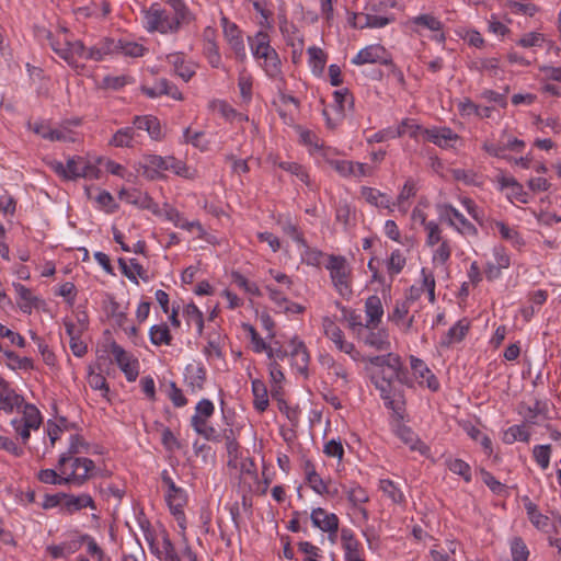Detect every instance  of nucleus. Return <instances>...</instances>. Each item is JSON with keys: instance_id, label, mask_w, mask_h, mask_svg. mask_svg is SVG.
Masks as SVG:
<instances>
[{"instance_id": "nucleus-12", "label": "nucleus", "mask_w": 561, "mask_h": 561, "mask_svg": "<svg viewBox=\"0 0 561 561\" xmlns=\"http://www.w3.org/2000/svg\"><path fill=\"white\" fill-rule=\"evenodd\" d=\"M111 354L122 371L125 374L127 380H136L139 374L138 360L115 342L111 344Z\"/></svg>"}, {"instance_id": "nucleus-24", "label": "nucleus", "mask_w": 561, "mask_h": 561, "mask_svg": "<svg viewBox=\"0 0 561 561\" xmlns=\"http://www.w3.org/2000/svg\"><path fill=\"white\" fill-rule=\"evenodd\" d=\"M134 128L146 130L150 138L159 140L163 137L160 121L152 115L135 116L133 119Z\"/></svg>"}, {"instance_id": "nucleus-22", "label": "nucleus", "mask_w": 561, "mask_h": 561, "mask_svg": "<svg viewBox=\"0 0 561 561\" xmlns=\"http://www.w3.org/2000/svg\"><path fill=\"white\" fill-rule=\"evenodd\" d=\"M252 55L257 60H264L276 50L270 45V36L265 32H259L249 38Z\"/></svg>"}, {"instance_id": "nucleus-48", "label": "nucleus", "mask_w": 561, "mask_h": 561, "mask_svg": "<svg viewBox=\"0 0 561 561\" xmlns=\"http://www.w3.org/2000/svg\"><path fill=\"white\" fill-rule=\"evenodd\" d=\"M445 465L453 473L460 476L466 482L471 481V468L465 460L448 457Z\"/></svg>"}, {"instance_id": "nucleus-64", "label": "nucleus", "mask_w": 561, "mask_h": 561, "mask_svg": "<svg viewBox=\"0 0 561 561\" xmlns=\"http://www.w3.org/2000/svg\"><path fill=\"white\" fill-rule=\"evenodd\" d=\"M49 140L73 142L76 141V134L66 124H61L58 128H51Z\"/></svg>"}, {"instance_id": "nucleus-44", "label": "nucleus", "mask_w": 561, "mask_h": 561, "mask_svg": "<svg viewBox=\"0 0 561 561\" xmlns=\"http://www.w3.org/2000/svg\"><path fill=\"white\" fill-rule=\"evenodd\" d=\"M530 439V433L524 424L513 425L508 427L503 434V442L505 444H513L515 442L528 443Z\"/></svg>"}, {"instance_id": "nucleus-9", "label": "nucleus", "mask_w": 561, "mask_h": 561, "mask_svg": "<svg viewBox=\"0 0 561 561\" xmlns=\"http://www.w3.org/2000/svg\"><path fill=\"white\" fill-rule=\"evenodd\" d=\"M51 49L62 58L69 66L78 68V58L87 59L88 49L81 41L71 42L65 38L64 42L55 41L48 34Z\"/></svg>"}, {"instance_id": "nucleus-51", "label": "nucleus", "mask_w": 561, "mask_h": 561, "mask_svg": "<svg viewBox=\"0 0 561 561\" xmlns=\"http://www.w3.org/2000/svg\"><path fill=\"white\" fill-rule=\"evenodd\" d=\"M426 232V239L425 244L430 248H434L435 245L442 243L443 241L447 240L443 236V229L440 226L434 221L430 220L428 224H426V227L424 228Z\"/></svg>"}, {"instance_id": "nucleus-23", "label": "nucleus", "mask_w": 561, "mask_h": 561, "mask_svg": "<svg viewBox=\"0 0 561 561\" xmlns=\"http://www.w3.org/2000/svg\"><path fill=\"white\" fill-rule=\"evenodd\" d=\"M396 434L412 451H419L424 456L430 451L428 446L423 443L410 427L399 425L396 430Z\"/></svg>"}, {"instance_id": "nucleus-32", "label": "nucleus", "mask_w": 561, "mask_h": 561, "mask_svg": "<svg viewBox=\"0 0 561 561\" xmlns=\"http://www.w3.org/2000/svg\"><path fill=\"white\" fill-rule=\"evenodd\" d=\"M64 497V506L68 511V513L72 514L77 511H80L85 507H90L95 510V503L93 499L89 494H80L78 496L70 494H62Z\"/></svg>"}, {"instance_id": "nucleus-54", "label": "nucleus", "mask_w": 561, "mask_h": 561, "mask_svg": "<svg viewBox=\"0 0 561 561\" xmlns=\"http://www.w3.org/2000/svg\"><path fill=\"white\" fill-rule=\"evenodd\" d=\"M416 194L415 183L411 180L407 181L400 191L396 205L399 210L405 214L409 208L408 201Z\"/></svg>"}, {"instance_id": "nucleus-8", "label": "nucleus", "mask_w": 561, "mask_h": 561, "mask_svg": "<svg viewBox=\"0 0 561 561\" xmlns=\"http://www.w3.org/2000/svg\"><path fill=\"white\" fill-rule=\"evenodd\" d=\"M407 26L417 35H424V31H430L433 34L431 38L437 43L446 41L444 23L432 13H422L410 18L407 21Z\"/></svg>"}, {"instance_id": "nucleus-37", "label": "nucleus", "mask_w": 561, "mask_h": 561, "mask_svg": "<svg viewBox=\"0 0 561 561\" xmlns=\"http://www.w3.org/2000/svg\"><path fill=\"white\" fill-rule=\"evenodd\" d=\"M457 542L454 540L447 541L446 547L436 545L430 551L428 561H457L455 558Z\"/></svg>"}, {"instance_id": "nucleus-63", "label": "nucleus", "mask_w": 561, "mask_h": 561, "mask_svg": "<svg viewBox=\"0 0 561 561\" xmlns=\"http://www.w3.org/2000/svg\"><path fill=\"white\" fill-rule=\"evenodd\" d=\"M409 301L397 300L391 313H389L388 319L397 325H400L401 322L407 318L410 310Z\"/></svg>"}, {"instance_id": "nucleus-41", "label": "nucleus", "mask_w": 561, "mask_h": 561, "mask_svg": "<svg viewBox=\"0 0 561 561\" xmlns=\"http://www.w3.org/2000/svg\"><path fill=\"white\" fill-rule=\"evenodd\" d=\"M161 488L165 491L164 500L169 506L170 513L175 515V504H174V492H175V483L168 472V470H163L161 473Z\"/></svg>"}, {"instance_id": "nucleus-49", "label": "nucleus", "mask_w": 561, "mask_h": 561, "mask_svg": "<svg viewBox=\"0 0 561 561\" xmlns=\"http://www.w3.org/2000/svg\"><path fill=\"white\" fill-rule=\"evenodd\" d=\"M307 53L312 72L318 76L321 75L327 64V55L321 48L316 46L309 47Z\"/></svg>"}, {"instance_id": "nucleus-28", "label": "nucleus", "mask_w": 561, "mask_h": 561, "mask_svg": "<svg viewBox=\"0 0 561 561\" xmlns=\"http://www.w3.org/2000/svg\"><path fill=\"white\" fill-rule=\"evenodd\" d=\"M205 379V370L202 366L195 364L186 366L184 382L192 393H196L203 389Z\"/></svg>"}, {"instance_id": "nucleus-19", "label": "nucleus", "mask_w": 561, "mask_h": 561, "mask_svg": "<svg viewBox=\"0 0 561 561\" xmlns=\"http://www.w3.org/2000/svg\"><path fill=\"white\" fill-rule=\"evenodd\" d=\"M492 228L497 229L501 239L510 242L513 248L522 250L525 247V239L516 227L510 226L504 221L494 220L492 222Z\"/></svg>"}, {"instance_id": "nucleus-18", "label": "nucleus", "mask_w": 561, "mask_h": 561, "mask_svg": "<svg viewBox=\"0 0 561 561\" xmlns=\"http://www.w3.org/2000/svg\"><path fill=\"white\" fill-rule=\"evenodd\" d=\"M362 341L366 346L380 352L389 351L391 347L388 331L385 329L376 330V328L370 327L367 333L362 336Z\"/></svg>"}, {"instance_id": "nucleus-60", "label": "nucleus", "mask_w": 561, "mask_h": 561, "mask_svg": "<svg viewBox=\"0 0 561 561\" xmlns=\"http://www.w3.org/2000/svg\"><path fill=\"white\" fill-rule=\"evenodd\" d=\"M345 493L348 502L352 504L353 507L362 505L369 501V495L367 491L357 484L348 488L345 491Z\"/></svg>"}, {"instance_id": "nucleus-31", "label": "nucleus", "mask_w": 561, "mask_h": 561, "mask_svg": "<svg viewBox=\"0 0 561 561\" xmlns=\"http://www.w3.org/2000/svg\"><path fill=\"white\" fill-rule=\"evenodd\" d=\"M186 27L188 33H197L196 14L182 0H178V30Z\"/></svg>"}, {"instance_id": "nucleus-52", "label": "nucleus", "mask_w": 561, "mask_h": 561, "mask_svg": "<svg viewBox=\"0 0 561 561\" xmlns=\"http://www.w3.org/2000/svg\"><path fill=\"white\" fill-rule=\"evenodd\" d=\"M435 247L436 248L433 250V253H432L433 264L436 266L446 265L451 256V251H453L450 241L447 239Z\"/></svg>"}, {"instance_id": "nucleus-17", "label": "nucleus", "mask_w": 561, "mask_h": 561, "mask_svg": "<svg viewBox=\"0 0 561 561\" xmlns=\"http://www.w3.org/2000/svg\"><path fill=\"white\" fill-rule=\"evenodd\" d=\"M67 180L77 178H96L98 169L81 157H72L67 161Z\"/></svg>"}, {"instance_id": "nucleus-16", "label": "nucleus", "mask_w": 561, "mask_h": 561, "mask_svg": "<svg viewBox=\"0 0 561 561\" xmlns=\"http://www.w3.org/2000/svg\"><path fill=\"white\" fill-rule=\"evenodd\" d=\"M410 364L413 375L419 380L420 385H426V387L432 391H437L439 389L438 379L422 359L411 356Z\"/></svg>"}, {"instance_id": "nucleus-33", "label": "nucleus", "mask_w": 561, "mask_h": 561, "mask_svg": "<svg viewBox=\"0 0 561 561\" xmlns=\"http://www.w3.org/2000/svg\"><path fill=\"white\" fill-rule=\"evenodd\" d=\"M260 66L263 68L265 75L274 80L275 82L284 83V77L282 73V62L278 54H272L266 59L260 61Z\"/></svg>"}, {"instance_id": "nucleus-25", "label": "nucleus", "mask_w": 561, "mask_h": 561, "mask_svg": "<svg viewBox=\"0 0 561 561\" xmlns=\"http://www.w3.org/2000/svg\"><path fill=\"white\" fill-rule=\"evenodd\" d=\"M291 366L300 374H305L309 364V353L304 342L293 339L290 342Z\"/></svg>"}, {"instance_id": "nucleus-42", "label": "nucleus", "mask_w": 561, "mask_h": 561, "mask_svg": "<svg viewBox=\"0 0 561 561\" xmlns=\"http://www.w3.org/2000/svg\"><path fill=\"white\" fill-rule=\"evenodd\" d=\"M299 136H300V141L305 146L309 147V151L311 153L320 152L322 157H327L330 149L323 148V142L314 133H312L310 130H302Z\"/></svg>"}, {"instance_id": "nucleus-3", "label": "nucleus", "mask_w": 561, "mask_h": 561, "mask_svg": "<svg viewBox=\"0 0 561 561\" xmlns=\"http://www.w3.org/2000/svg\"><path fill=\"white\" fill-rule=\"evenodd\" d=\"M325 268L330 273V278L335 290L342 297L352 295V267L347 260L342 255L330 254L327 256Z\"/></svg>"}, {"instance_id": "nucleus-45", "label": "nucleus", "mask_w": 561, "mask_h": 561, "mask_svg": "<svg viewBox=\"0 0 561 561\" xmlns=\"http://www.w3.org/2000/svg\"><path fill=\"white\" fill-rule=\"evenodd\" d=\"M423 128L421 125L416 124L414 119L405 118L403 119L396 130L397 138L402 137L403 135H409L413 139H419V137H423Z\"/></svg>"}, {"instance_id": "nucleus-43", "label": "nucleus", "mask_w": 561, "mask_h": 561, "mask_svg": "<svg viewBox=\"0 0 561 561\" xmlns=\"http://www.w3.org/2000/svg\"><path fill=\"white\" fill-rule=\"evenodd\" d=\"M135 128L134 127H125L118 129L110 140V145L123 148V147H133L135 140Z\"/></svg>"}, {"instance_id": "nucleus-21", "label": "nucleus", "mask_w": 561, "mask_h": 561, "mask_svg": "<svg viewBox=\"0 0 561 561\" xmlns=\"http://www.w3.org/2000/svg\"><path fill=\"white\" fill-rule=\"evenodd\" d=\"M341 541L345 561H363L359 551L360 543L355 538L353 530L343 528L341 530Z\"/></svg>"}, {"instance_id": "nucleus-5", "label": "nucleus", "mask_w": 561, "mask_h": 561, "mask_svg": "<svg viewBox=\"0 0 561 561\" xmlns=\"http://www.w3.org/2000/svg\"><path fill=\"white\" fill-rule=\"evenodd\" d=\"M215 412L214 403L208 399H202L195 407V413L191 419L192 427L208 440H219V433L208 424L209 417Z\"/></svg>"}, {"instance_id": "nucleus-62", "label": "nucleus", "mask_w": 561, "mask_h": 561, "mask_svg": "<svg viewBox=\"0 0 561 561\" xmlns=\"http://www.w3.org/2000/svg\"><path fill=\"white\" fill-rule=\"evenodd\" d=\"M511 554H512L513 561H527L528 560L529 550L522 538L515 537L511 541Z\"/></svg>"}, {"instance_id": "nucleus-6", "label": "nucleus", "mask_w": 561, "mask_h": 561, "mask_svg": "<svg viewBox=\"0 0 561 561\" xmlns=\"http://www.w3.org/2000/svg\"><path fill=\"white\" fill-rule=\"evenodd\" d=\"M439 219L446 221L449 227L462 236L477 237L478 229L457 208L447 203L436 204Z\"/></svg>"}, {"instance_id": "nucleus-36", "label": "nucleus", "mask_w": 561, "mask_h": 561, "mask_svg": "<svg viewBox=\"0 0 561 561\" xmlns=\"http://www.w3.org/2000/svg\"><path fill=\"white\" fill-rule=\"evenodd\" d=\"M183 318L190 328H195L196 333L202 335L204 329L203 312L194 305L188 304L183 309Z\"/></svg>"}, {"instance_id": "nucleus-58", "label": "nucleus", "mask_w": 561, "mask_h": 561, "mask_svg": "<svg viewBox=\"0 0 561 561\" xmlns=\"http://www.w3.org/2000/svg\"><path fill=\"white\" fill-rule=\"evenodd\" d=\"M542 408L539 401H535L533 404L520 403L518 407V413L525 419L526 422L535 424L537 417L541 414Z\"/></svg>"}, {"instance_id": "nucleus-50", "label": "nucleus", "mask_w": 561, "mask_h": 561, "mask_svg": "<svg viewBox=\"0 0 561 561\" xmlns=\"http://www.w3.org/2000/svg\"><path fill=\"white\" fill-rule=\"evenodd\" d=\"M525 510L529 520L536 528L542 529L548 526V517L541 514L537 505L533 503L529 499L525 500Z\"/></svg>"}, {"instance_id": "nucleus-26", "label": "nucleus", "mask_w": 561, "mask_h": 561, "mask_svg": "<svg viewBox=\"0 0 561 561\" xmlns=\"http://www.w3.org/2000/svg\"><path fill=\"white\" fill-rule=\"evenodd\" d=\"M117 51L118 44L114 39L105 37L88 49L87 60L101 61L105 56Z\"/></svg>"}, {"instance_id": "nucleus-56", "label": "nucleus", "mask_w": 561, "mask_h": 561, "mask_svg": "<svg viewBox=\"0 0 561 561\" xmlns=\"http://www.w3.org/2000/svg\"><path fill=\"white\" fill-rule=\"evenodd\" d=\"M421 277V285L417 286L419 288H423V293L426 291L428 295V301L431 304H434L436 300L435 297V277L434 274L428 271L427 268L423 267L420 273Z\"/></svg>"}, {"instance_id": "nucleus-38", "label": "nucleus", "mask_w": 561, "mask_h": 561, "mask_svg": "<svg viewBox=\"0 0 561 561\" xmlns=\"http://www.w3.org/2000/svg\"><path fill=\"white\" fill-rule=\"evenodd\" d=\"M24 403L22 396L18 394L10 387L0 390V410L11 413L14 408H20Z\"/></svg>"}, {"instance_id": "nucleus-61", "label": "nucleus", "mask_w": 561, "mask_h": 561, "mask_svg": "<svg viewBox=\"0 0 561 561\" xmlns=\"http://www.w3.org/2000/svg\"><path fill=\"white\" fill-rule=\"evenodd\" d=\"M278 167L284 171L297 176L305 184H310L308 172L302 165L298 164L297 162L282 161L278 163Z\"/></svg>"}, {"instance_id": "nucleus-14", "label": "nucleus", "mask_w": 561, "mask_h": 561, "mask_svg": "<svg viewBox=\"0 0 561 561\" xmlns=\"http://www.w3.org/2000/svg\"><path fill=\"white\" fill-rule=\"evenodd\" d=\"M390 61L389 55L383 46L379 44L369 45L360 49L352 59V64L362 66L365 64L387 65Z\"/></svg>"}, {"instance_id": "nucleus-39", "label": "nucleus", "mask_w": 561, "mask_h": 561, "mask_svg": "<svg viewBox=\"0 0 561 561\" xmlns=\"http://www.w3.org/2000/svg\"><path fill=\"white\" fill-rule=\"evenodd\" d=\"M334 106L339 117H343L346 110H351L354 99L348 89H341L333 92Z\"/></svg>"}, {"instance_id": "nucleus-27", "label": "nucleus", "mask_w": 561, "mask_h": 561, "mask_svg": "<svg viewBox=\"0 0 561 561\" xmlns=\"http://www.w3.org/2000/svg\"><path fill=\"white\" fill-rule=\"evenodd\" d=\"M470 323L467 319L457 321L442 337L440 346L450 347L453 344L461 342L469 332Z\"/></svg>"}, {"instance_id": "nucleus-1", "label": "nucleus", "mask_w": 561, "mask_h": 561, "mask_svg": "<svg viewBox=\"0 0 561 561\" xmlns=\"http://www.w3.org/2000/svg\"><path fill=\"white\" fill-rule=\"evenodd\" d=\"M364 362L370 381L380 392L385 405L399 414L403 410V401L401 394L396 393L393 382L397 380L402 385L412 386L408 368L401 357L388 352L383 355L367 356Z\"/></svg>"}, {"instance_id": "nucleus-2", "label": "nucleus", "mask_w": 561, "mask_h": 561, "mask_svg": "<svg viewBox=\"0 0 561 561\" xmlns=\"http://www.w3.org/2000/svg\"><path fill=\"white\" fill-rule=\"evenodd\" d=\"M72 470L66 477L58 474L54 469H43L38 472L37 478L43 483L48 484H84L91 471L95 468L93 460L89 458H76L71 465Z\"/></svg>"}, {"instance_id": "nucleus-15", "label": "nucleus", "mask_w": 561, "mask_h": 561, "mask_svg": "<svg viewBox=\"0 0 561 561\" xmlns=\"http://www.w3.org/2000/svg\"><path fill=\"white\" fill-rule=\"evenodd\" d=\"M423 138L443 149H447L458 140V135L448 127H433L424 129Z\"/></svg>"}, {"instance_id": "nucleus-47", "label": "nucleus", "mask_w": 561, "mask_h": 561, "mask_svg": "<svg viewBox=\"0 0 561 561\" xmlns=\"http://www.w3.org/2000/svg\"><path fill=\"white\" fill-rule=\"evenodd\" d=\"M277 222L280 225L285 234L290 237L298 245L306 247V240L302 233L299 231L297 225L290 219V217L279 218Z\"/></svg>"}, {"instance_id": "nucleus-10", "label": "nucleus", "mask_w": 561, "mask_h": 561, "mask_svg": "<svg viewBox=\"0 0 561 561\" xmlns=\"http://www.w3.org/2000/svg\"><path fill=\"white\" fill-rule=\"evenodd\" d=\"M393 8V0H370L366 7L367 14L363 16L365 19V28H381L388 24L394 22L396 18L393 14L383 15L380 14L383 8Z\"/></svg>"}, {"instance_id": "nucleus-55", "label": "nucleus", "mask_w": 561, "mask_h": 561, "mask_svg": "<svg viewBox=\"0 0 561 561\" xmlns=\"http://www.w3.org/2000/svg\"><path fill=\"white\" fill-rule=\"evenodd\" d=\"M150 340L154 345H169L172 341V335L168 325L165 323H161L151 327Z\"/></svg>"}, {"instance_id": "nucleus-59", "label": "nucleus", "mask_w": 561, "mask_h": 561, "mask_svg": "<svg viewBox=\"0 0 561 561\" xmlns=\"http://www.w3.org/2000/svg\"><path fill=\"white\" fill-rule=\"evenodd\" d=\"M322 327L325 336L329 337L335 344V346L344 340L342 330L331 318H323Z\"/></svg>"}, {"instance_id": "nucleus-20", "label": "nucleus", "mask_w": 561, "mask_h": 561, "mask_svg": "<svg viewBox=\"0 0 561 561\" xmlns=\"http://www.w3.org/2000/svg\"><path fill=\"white\" fill-rule=\"evenodd\" d=\"M89 449L88 444L84 442V439L80 435H71L70 437V445L67 450V453H64L60 455L58 460V468L61 474H67L66 465L70 460H75V455L87 453Z\"/></svg>"}, {"instance_id": "nucleus-53", "label": "nucleus", "mask_w": 561, "mask_h": 561, "mask_svg": "<svg viewBox=\"0 0 561 561\" xmlns=\"http://www.w3.org/2000/svg\"><path fill=\"white\" fill-rule=\"evenodd\" d=\"M407 264V257L401 250L396 249L391 252L387 260V271L390 276L398 275L402 272Z\"/></svg>"}, {"instance_id": "nucleus-13", "label": "nucleus", "mask_w": 561, "mask_h": 561, "mask_svg": "<svg viewBox=\"0 0 561 561\" xmlns=\"http://www.w3.org/2000/svg\"><path fill=\"white\" fill-rule=\"evenodd\" d=\"M310 519L316 528L328 533L330 539L334 541L339 530V517L334 513H328L324 508L317 507L312 510Z\"/></svg>"}, {"instance_id": "nucleus-46", "label": "nucleus", "mask_w": 561, "mask_h": 561, "mask_svg": "<svg viewBox=\"0 0 561 561\" xmlns=\"http://www.w3.org/2000/svg\"><path fill=\"white\" fill-rule=\"evenodd\" d=\"M119 267L123 272V274L130 280L138 284L137 275L141 278H145L146 271L142 268V266L138 263L136 259H131L129 261V264L124 259L118 260Z\"/></svg>"}, {"instance_id": "nucleus-34", "label": "nucleus", "mask_w": 561, "mask_h": 561, "mask_svg": "<svg viewBox=\"0 0 561 561\" xmlns=\"http://www.w3.org/2000/svg\"><path fill=\"white\" fill-rule=\"evenodd\" d=\"M172 165V159L165 160L160 156H151L145 165V173L148 178L154 179L162 175L163 171L169 170Z\"/></svg>"}, {"instance_id": "nucleus-40", "label": "nucleus", "mask_w": 561, "mask_h": 561, "mask_svg": "<svg viewBox=\"0 0 561 561\" xmlns=\"http://www.w3.org/2000/svg\"><path fill=\"white\" fill-rule=\"evenodd\" d=\"M379 489L383 495L390 499L394 504L404 503L405 499L402 490L392 480L381 479L379 481Z\"/></svg>"}, {"instance_id": "nucleus-7", "label": "nucleus", "mask_w": 561, "mask_h": 561, "mask_svg": "<svg viewBox=\"0 0 561 561\" xmlns=\"http://www.w3.org/2000/svg\"><path fill=\"white\" fill-rule=\"evenodd\" d=\"M41 424V412L35 405L28 403L24 404L22 416L11 421V425L14 428L16 436L20 438L23 445L27 444L31 436V431L38 430Z\"/></svg>"}, {"instance_id": "nucleus-30", "label": "nucleus", "mask_w": 561, "mask_h": 561, "mask_svg": "<svg viewBox=\"0 0 561 561\" xmlns=\"http://www.w3.org/2000/svg\"><path fill=\"white\" fill-rule=\"evenodd\" d=\"M360 194L368 204L375 207L391 210V207L394 205V203H392L391 198L387 194L374 187L363 186Z\"/></svg>"}, {"instance_id": "nucleus-35", "label": "nucleus", "mask_w": 561, "mask_h": 561, "mask_svg": "<svg viewBox=\"0 0 561 561\" xmlns=\"http://www.w3.org/2000/svg\"><path fill=\"white\" fill-rule=\"evenodd\" d=\"M253 405L259 412H264L268 407V393L265 383L260 379L252 380Z\"/></svg>"}, {"instance_id": "nucleus-4", "label": "nucleus", "mask_w": 561, "mask_h": 561, "mask_svg": "<svg viewBox=\"0 0 561 561\" xmlns=\"http://www.w3.org/2000/svg\"><path fill=\"white\" fill-rule=\"evenodd\" d=\"M142 14L145 28L150 33L167 34L175 27V16L158 2L144 9Z\"/></svg>"}, {"instance_id": "nucleus-11", "label": "nucleus", "mask_w": 561, "mask_h": 561, "mask_svg": "<svg viewBox=\"0 0 561 561\" xmlns=\"http://www.w3.org/2000/svg\"><path fill=\"white\" fill-rule=\"evenodd\" d=\"M220 24L224 37L233 50L236 58L243 61L247 58V51L240 28L225 15H221Z\"/></svg>"}, {"instance_id": "nucleus-29", "label": "nucleus", "mask_w": 561, "mask_h": 561, "mask_svg": "<svg viewBox=\"0 0 561 561\" xmlns=\"http://www.w3.org/2000/svg\"><path fill=\"white\" fill-rule=\"evenodd\" d=\"M365 312L367 317L366 328H377L383 316V308L380 298L377 295L369 296L365 301Z\"/></svg>"}, {"instance_id": "nucleus-57", "label": "nucleus", "mask_w": 561, "mask_h": 561, "mask_svg": "<svg viewBox=\"0 0 561 561\" xmlns=\"http://www.w3.org/2000/svg\"><path fill=\"white\" fill-rule=\"evenodd\" d=\"M302 248L304 251L300 254L301 262L309 266H320L323 263V259L328 256L322 251L310 248L307 243Z\"/></svg>"}]
</instances>
